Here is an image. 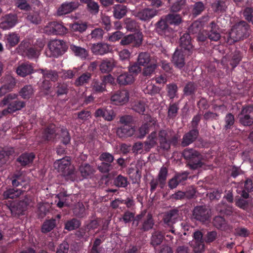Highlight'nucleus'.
Here are the masks:
<instances>
[{
  "label": "nucleus",
  "mask_w": 253,
  "mask_h": 253,
  "mask_svg": "<svg viewBox=\"0 0 253 253\" xmlns=\"http://www.w3.org/2000/svg\"><path fill=\"white\" fill-rule=\"evenodd\" d=\"M251 32L250 25L245 21L240 22L234 25L231 31L226 36L227 42L232 44L235 42L247 39Z\"/></svg>",
  "instance_id": "obj_1"
},
{
  "label": "nucleus",
  "mask_w": 253,
  "mask_h": 253,
  "mask_svg": "<svg viewBox=\"0 0 253 253\" xmlns=\"http://www.w3.org/2000/svg\"><path fill=\"white\" fill-rule=\"evenodd\" d=\"M18 96V95L16 93H10L3 98L1 103L3 105H7V107L0 113L2 116L13 114L25 107L26 102L19 100Z\"/></svg>",
  "instance_id": "obj_2"
},
{
  "label": "nucleus",
  "mask_w": 253,
  "mask_h": 253,
  "mask_svg": "<svg viewBox=\"0 0 253 253\" xmlns=\"http://www.w3.org/2000/svg\"><path fill=\"white\" fill-rule=\"evenodd\" d=\"M182 156L186 160L187 165L191 169H197L204 165L203 155L193 148H187L182 152Z\"/></svg>",
  "instance_id": "obj_3"
},
{
  "label": "nucleus",
  "mask_w": 253,
  "mask_h": 253,
  "mask_svg": "<svg viewBox=\"0 0 253 253\" xmlns=\"http://www.w3.org/2000/svg\"><path fill=\"white\" fill-rule=\"evenodd\" d=\"M169 132L170 130L169 129H161L158 132L159 147L164 151H168L170 148L171 145L176 147L179 144V136L175 134L169 139Z\"/></svg>",
  "instance_id": "obj_4"
},
{
  "label": "nucleus",
  "mask_w": 253,
  "mask_h": 253,
  "mask_svg": "<svg viewBox=\"0 0 253 253\" xmlns=\"http://www.w3.org/2000/svg\"><path fill=\"white\" fill-rule=\"evenodd\" d=\"M4 206L11 211V214L14 216L24 215L28 205V202L25 200L19 201L13 200L4 201Z\"/></svg>",
  "instance_id": "obj_5"
},
{
  "label": "nucleus",
  "mask_w": 253,
  "mask_h": 253,
  "mask_svg": "<svg viewBox=\"0 0 253 253\" xmlns=\"http://www.w3.org/2000/svg\"><path fill=\"white\" fill-rule=\"evenodd\" d=\"M114 78L111 75L101 76L99 79H93L91 83L90 87L92 91L96 93H101L106 90L107 84H113Z\"/></svg>",
  "instance_id": "obj_6"
},
{
  "label": "nucleus",
  "mask_w": 253,
  "mask_h": 253,
  "mask_svg": "<svg viewBox=\"0 0 253 253\" xmlns=\"http://www.w3.org/2000/svg\"><path fill=\"white\" fill-rule=\"evenodd\" d=\"M168 175V169L166 167H162L156 178H153L150 182L151 193H153L159 186L161 189H163L166 184V181Z\"/></svg>",
  "instance_id": "obj_7"
},
{
  "label": "nucleus",
  "mask_w": 253,
  "mask_h": 253,
  "mask_svg": "<svg viewBox=\"0 0 253 253\" xmlns=\"http://www.w3.org/2000/svg\"><path fill=\"white\" fill-rule=\"evenodd\" d=\"M43 45L39 48L30 44L27 41H23L18 46L19 51L23 52L29 59L37 58L40 54Z\"/></svg>",
  "instance_id": "obj_8"
},
{
  "label": "nucleus",
  "mask_w": 253,
  "mask_h": 253,
  "mask_svg": "<svg viewBox=\"0 0 253 253\" xmlns=\"http://www.w3.org/2000/svg\"><path fill=\"white\" fill-rule=\"evenodd\" d=\"M240 123L244 126H251L253 124V105H247L242 107L239 114Z\"/></svg>",
  "instance_id": "obj_9"
},
{
  "label": "nucleus",
  "mask_w": 253,
  "mask_h": 253,
  "mask_svg": "<svg viewBox=\"0 0 253 253\" xmlns=\"http://www.w3.org/2000/svg\"><path fill=\"white\" fill-rule=\"evenodd\" d=\"M210 216V211L206 206H198L193 210L192 218L196 221L204 223L209 220Z\"/></svg>",
  "instance_id": "obj_10"
},
{
  "label": "nucleus",
  "mask_w": 253,
  "mask_h": 253,
  "mask_svg": "<svg viewBox=\"0 0 253 253\" xmlns=\"http://www.w3.org/2000/svg\"><path fill=\"white\" fill-rule=\"evenodd\" d=\"M48 46L53 56L55 57L63 54L68 49L67 43L63 40H60L51 42Z\"/></svg>",
  "instance_id": "obj_11"
},
{
  "label": "nucleus",
  "mask_w": 253,
  "mask_h": 253,
  "mask_svg": "<svg viewBox=\"0 0 253 253\" xmlns=\"http://www.w3.org/2000/svg\"><path fill=\"white\" fill-rule=\"evenodd\" d=\"M169 25V23L167 22L165 18H162L155 24L156 31L157 33L162 36H171L174 33V31Z\"/></svg>",
  "instance_id": "obj_12"
},
{
  "label": "nucleus",
  "mask_w": 253,
  "mask_h": 253,
  "mask_svg": "<svg viewBox=\"0 0 253 253\" xmlns=\"http://www.w3.org/2000/svg\"><path fill=\"white\" fill-rule=\"evenodd\" d=\"M189 55L187 52L176 49L172 55L171 62L176 68L181 70L185 65V56Z\"/></svg>",
  "instance_id": "obj_13"
},
{
  "label": "nucleus",
  "mask_w": 253,
  "mask_h": 253,
  "mask_svg": "<svg viewBox=\"0 0 253 253\" xmlns=\"http://www.w3.org/2000/svg\"><path fill=\"white\" fill-rule=\"evenodd\" d=\"M218 22L212 21L207 26V38L211 41L217 42L221 38V30L217 24Z\"/></svg>",
  "instance_id": "obj_14"
},
{
  "label": "nucleus",
  "mask_w": 253,
  "mask_h": 253,
  "mask_svg": "<svg viewBox=\"0 0 253 253\" xmlns=\"http://www.w3.org/2000/svg\"><path fill=\"white\" fill-rule=\"evenodd\" d=\"M17 22L18 17L16 14H7L0 18V28L3 30H8L14 27Z\"/></svg>",
  "instance_id": "obj_15"
},
{
  "label": "nucleus",
  "mask_w": 253,
  "mask_h": 253,
  "mask_svg": "<svg viewBox=\"0 0 253 253\" xmlns=\"http://www.w3.org/2000/svg\"><path fill=\"white\" fill-rule=\"evenodd\" d=\"M77 1H66L62 3L58 8L56 15L59 16H63L76 10L79 6Z\"/></svg>",
  "instance_id": "obj_16"
},
{
  "label": "nucleus",
  "mask_w": 253,
  "mask_h": 253,
  "mask_svg": "<svg viewBox=\"0 0 253 253\" xmlns=\"http://www.w3.org/2000/svg\"><path fill=\"white\" fill-rule=\"evenodd\" d=\"M143 36L141 33L137 32L134 34L124 37L120 42L122 45L131 44L132 46H139L142 43Z\"/></svg>",
  "instance_id": "obj_17"
},
{
  "label": "nucleus",
  "mask_w": 253,
  "mask_h": 253,
  "mask_svg": "<svg viewBox=\"0 0 253 253\" xmlns=\"http://www.w3.org/2000/svg\"><path fill=\"white\" fill-rule=\"evenodd\" d=\"M180 46L181 48L188 54H191L193 50L194 46L192 43V38L189 33H185L181 36L179 40Z\"/></svg>",
  "instance_id": "obj_18"
},
{
  "label": "nucleus",
  "mask_w": 253,
  "mask_h": 253,
  "mask_svg": "<svg viewBox=\"0 0 253 253\" xmlns=\"http://www.w3.org/2000/svg\"><path fill=\"white\" fill-rule=\"evenodd\" d=\"M16 83V80L12 76H6L2 83V85L0 87V97L11 91L14 88Z\"/></svg>",
  "instance_id": "obj_19"
},
{
  "label": "nucleus",
  "mask_w": 253,
  "mask_h": 253,
  "mask_svg": "<svg viewBox=\"0 0 253 253\" xmlns=\"http://www.w3.org/2000/svg\"><path fill=\"white\" fill-rule=\"evenodd\" d=\"M144 120L145 122L142 124L138 130L137 137L140 139L143 138L149 132L150 128L156 124V121L150 116H147Z\"/></svg>",
  "instance_id": "obj_20"
},
{
  "label": "nucleus",
  "mask_w": 253,
  "mask_h": 253,
  "mask_svg": "<svg viewBox=\"0 0 253 253\" xmlns=\"http://www.w3.org/2000/svg\"><path fill=\"white\" fill-rule=\"evenodd\" d=\"M140 214H143L141 221V224L139 228L143 232H147L152 229L154 225V220L152 214L148 213L146 214V212H141Z\"/></svg>",
  "instance_id": "obj_21"
},
{
  "label": "nucleus",
  "mask_w": 253,
  "mask_h": 253,
  "mask_svg": "<svg viewBox=\"0 0 253 253\" xmlns=\"http://www.w3.org/2000/svg\"><path fill=\"white\" fill-rule=\"evenodd\" d=\"M158 10L152 8H146L137 12L135 16L141 21H147L157 15Z\"/></svg>",
  "instance_id": "obj_22"
},
{
  "label": "nucleus",
  "mask_w": 253,
  "mask_h": 253,
  "mask_svg": "<svg viewBox=\"0 0 253 253\" xmlns=\"http://www.w3.org/2000/svg\"><path fill=\"white\" fill-rule=\"evenodd\" d=\"M129 94L127 90L124 89L116 91L111 96V100L116 105L123 104L129 99Z\"/></svg>",
  "instance_id": "obj_23"
},
{
  "label": "nucleus",
  "mask_w": 253,
  "mask_h": 253,
  "mask_svg": "<svg viewBox=\"0 0 253 253\" xmlns=\"http://www.w3.org/2000/svg\"><path fill=\"white\" fill-rule=\"evenodd\" d=\"M210 17L208 15L204 16L200 19V21H195L192 23L188 28V33L190 34H197L200 33L203 29V25L205 23L208 22Z\"/></svg>",
  "instance_id": "obj_24"
},
{
  "label": "nucleus",
  "mask_w": 253,
  "mask_h": 253,
  "mask_svg": "<svg viewBox=\"0 0 253 253\" xmlns=\"http://www.w3.org/2000/svg\"><path fill=\"white\" fill-rule=\"evenodd\" d=\"M143 216V214H138L135 216V212L127 210L124 212L122 217L120 218V221H123L125 224L129 223L131 221H133V224H134L136 221V224L137 226Z\"/></svg>",
  "instance_id": "obj_25"
},
{
  "label": "nucleus",
  "mask_w": 253,
  "mask_h": 253,
  "mask_svg": "<svg viewBox=\"0 0 253 253\" xmlns=\"http://www.w3.org/2000/svg\"><path fill=\"white\" fill-rule=\"evenodd\" d=\"M135 131L134 126L132 125H122L118 127L116 133L121 138L124 139L132 136Z\"/></svg>",
  "instance_id": "obj_26"
},
{
  "label": "nucleus",
  "mask_w": 253,
  "mask_h": 253,
  "mask_svg": "<svg viewBox=\"0 0 253 253\" xmlns=\"http://www.w3.org/2000/svg\"><path fill=\"white\" fill-rule=\"evenodd\" d=\"M199 134V131H196L191 129L190 130L183 135L180 145L183 147L189 146L196 141Z\"/></svg>",
  "instance_id": "obj_27"
},
{
  "label": "nucleus",
  "mask_w": 253,
  "mask_h": 253,
  "mask_svg": "<svg viewBox=\"0 0 253 253\" xmlns=\"http://www.w3.org/2000/svg\"><path fill=\"white\" fill-rule=\"evenodd\" d=\"M179 216V211L176 209L170 210L165 213L164 215L163 220L165 224L171 227L175 223Z\"/></svg>",
  "instance_id": "obj_28"
},
{
  "label": "nucleus",
  "mask_w": 253,
  "mask_h": 253,
  "mask_svg": "<svg viewBox=\"0 0 253 253\" xmlns=\"http://www.w3.org/2000/svg\"><path fill=\"white\" fill-rule=\"evenodd\" d=\"M94 116L97 117H102L104 120L107 121H112L115 115L112 109L109 108H99L95 111Z\"/></svg>",
  "instance_id": "obj_29"
},
{
  "label": "nucleus",
  "mask_w": 253,
  "mask_h": 253,
  "mask_svg": "<svg viewBox=\"0 0 253 253\" xmlns=\"http://www.w3.org/2000/svg\"><path fill=\"white\" fill-rule=\"evenodd\" d=\"M23 190L17 188L9 187L3 193V199L5 201L12 200L19 197L23 193Z\"/></svg>",
  "instance_id": "obj_30"
},
{
  "label": "nucleus",
  "mask_w": 253,
  "mask_h": 253,
  "mask_svg": "<svg viewBox=\"0 0 253 253\" xmlns=\"http://www.w3.org/2000/svg\"><path fill=\"white\" fill-rule=\"evenodd\" d=\"M157 140H158V133L156 131H153L148 135L144 142V150L147 152L149 151L151 148L157 145Z\"/></svg>",
  "instance_id": "obj_31"
},
{
  "label": "nucleus",
  "mask_w": 253,
  "mask_h": 253,
  "mask_svg": "<svg viewBox=\"0 0 253 253\" xmlns=\"http://www.w3.org/2000/svg\"><path fill=\"white\" fill-rule=\"evenodd\" d=\"M34 67L29 62L23 63L19 65L16 69L17 74L22 77H25L33 73Z\"/></svg>",
  "instance_id": "obj_32"
},
{
  "label": "nucleus",
  "mask_w": 253,
  "mask_h": 253,
  "mask_svg": "<svg viewBox=\"0 0 253 253\" xmlns=\"http://www.w3.org/2000/svg\"><path fill=\"white\" fill-rule=\"evenodd\" d=\"M165 239V236L160 231H155L152 233L150 244L155 250L160 246Z\"/></svg>",
  "instance_id": "obj_33"
},
{
  "label": "nucleus",
  "mask_w": 253,
  "mask_h": 253,
  "mask_svg": "<svg viewBox=\"0 0 253 253\" xmlns=\"http://www.w3.org/2000/svg\"><path fill=\"white\" fill-rule=\"evenodd\" d=\"M216 211L222 215L230 216L233 214L234 208L232 206L228 205L225 202L221 201L216 206Z\"/></svg>",
  "instance_id": "obj_34"
},
{
  "label": "nucleus",
  "mask_w": 253,
  "mask_h": 253,
  "mask_svg": "<svg viewBox=\"0 0 253 253\" xmlns=\"http://www.w3.org/2000/svg\"><path fill=\"white\" fill-rule=\"evenodd\" d=\"M38 71L42 75L43 79H49V81L53 82L58 81L59 76L56 70L40 69Z\"/></svg>",
  "instance_id": "obj_35"
},
{
  "label": "nucleus",
  "mask_w": 253,
  "mask_h": 253,
  "mask_svg": "<svg viewBox=\"0 0 253 253\" xmlns=\"http://www.w3.org/2000/svg\"><path fill=\"white\" fill-rule=\"evenodd\" d=\"M70 161L68 157L56 160L54 163V167L58 171L64 172L69 169Z\"/></svg>",
  "instance_id": "obj_36"
},
{
  "label": "nucleus",
  "mask_w": 253,
  "mask_h": 253,
  "mask_svg": "<svg viewBox=\"0 0 253 253\" xmlns=\"http://www.w3.org/2000/svg\"><path fill=\"white\" fill-rule=\"evenodd\" d=\"M116 62L113 59L103 60L99 65L101 72L107 73L111 72L116 66Z\"/></svg>",
  "instance_id": "obj_37"
},
{
  "label": "nucleus",
  "mask_w": 253,
  "mask_h": 253,
  "mask_svg": "<svg viewBox=\"0 0 253 253\" xmlns=\"http://www.w3.org/2000/svg\"><path fill=\"white\" fill-rule=\"evenodd\" d=\"M198 89V85L193 82H188L185 85L183 92L185 96H190L193 97Z\"/></svg>",
  "instance_id": "obj_38"
},
{
  "label": "nucleus",
  "mask_w": 253,
  "mask_h": 253,
  "mask_svg": "<svg viewBox=\"0 0 253 253\" xmlns=\"http://www.w3.org/2000/svg\"><path fill=\"white\" fill-rule=\"evenodd\" d=\"M135 79L129 73L124 72L119 75L117 79L118 83L122 85L130 84L134 82Z\"/></svg>",
  "instance_id": "obj_39"
},
{
  "label": "nucleus",
  "mask_w": 253,
  "mask_h": 253,
  "mask_svg": "<svg viewBox=\"0 0 253 253\" xmlns=\"http://www.w3.org/2000/svg\"><path fill=\"white\" fill-rule=\"evenodd\" d=\"M110 50V46L106 43L94 44L91 48L92 52L95 55H104L107 53Z\"/></svg>",
  "instance_id": "obj_40"
},
{
  "label": "nucleus",
  "mask_w": 253,
  "mask_h": 253,
  "mask_svg": "<svg viewBox=\"0 0 253 253\" xmlns=\"http://www.w3.org/2000/svg\"><path fill=\"white\" fill-rule=\"evenodd\" d=\"M35 158L33 153H24L21 154L17 159V161L22 166L25 167L31 164Z\"/></svg>",
  "instance_id": "obj_41"
},
{
  "label": "nucleus",
  "mask_w": 253,
  "mask_h": 253,
  "mask_svg": "<svg viewBox=\"0 0 253 253\" xmlns=\"http://www.w3.org/2000/svg\"><path fill=\"white\" fill-rule=\"evenodd\" d=\"M70 49L76 56L82 59H85L88 55V51L84 48L72 44Z\"/></svg>",
  "instance_id": "obj_42"
},
{
  "label": "nucleus",
  "mask_w": 253,
  "mask_h": 253,
  "mask_svg": "<svg viewBox=\"0 0 253 253\" xmlns=\"http://www.w3.org/2000/svg\"><path fill=\"white\" fill-rule=\"evenodd\" d=\"M57 225V221L55 218L46 219L41 227V232L46 234L52 231Z\"/></svg>",
  "instance_id": "obj_43"
},
{
  "label": "nucleus",
  "mask_w": 253,
  "mask_h": 253,
  "mask_svg": "<svg viewBox=\"0 0 253 253\" xmlns=\"http://www.w3.org/2000/svg\"><path fill=\"white\" fill-rule=\"evenodd\" d=\"M242 58V53L239 50H236L230 55V58L229 60V64L233 69H234L240 63Z\"/></svg>",
  "instance_id": "obj_44"
},
{
  "label": "nucleus",
  "mask_w": 253,
  "mask_h": 253,
  "mask_svg": "<svg viewBox=\"0 0 253 253\" xmlns=\"http://www.w3.org/2000/svg\"><path fill=\"white\" fill-rule=\"evenodd\" d=\"M15 153L13 147H4L0 148V161L2 163H5L9 157L13 156Z\"/></svg>",
  "instance_id": "obj_45"
},
{
  "label": "nucleus",
  "mask_w": 253,
  "mask_h": 253,
  "mask_svg": "<svg viewBox=\"0 0 253 253\" xmlns=\"http://www.w3.org/2000/svg\"><path fill=\"white\" fill-rule=\"evenodd\" d=\"M79 170L82 176L84 178H87L90 177L95 171L93 167L86 163L80 166Z\"/></svg>",
  "instance_id": "obj_46"
},
{
  "label": "nucleus",
  "mask_w": 253,
  "mask_h": 253,
  "mask_svg": "<svg viewBox=\"0 0 253 253\" xmlns=\"http://www.w3.org/2000/svg\"><path fill=\"white\" fill-rule=\"evenodd\" d=\"M113 15L118 19H121L124 17L127 12L126 6L123 4H116L113 6Z\"/></svg>",
  "instance_id": "obj_47"
},
{
  "label": "nucleus",
  "mask_w": 253,
  "mask_h": 253,
  "mask_svg": "<svg viewBox=\"0 0 253 253\" xmlns=\"http://www.w3.org/2000/svg\"><path fill=\"white\" fill-rule=\"evenodd\" d=\"M55 125L53 124H49L44 129L42 137L45 140H50L55 136Z\"/></svg>",
  "instance_id": "obj_48"
},
{
  "label": "nucleus",
  "mask_w": 253,
  "mask_h": 253,
  "mask_svg": "<svg viewBox=\"0 0 253 253\" xmlns=\"http://www.w3.org/2000/svg\"><path fill=\"white\" fill-rule=\"evenodd\" d=\"M211 7L215 13H223L227 8L225 1L222 0H215L211 4Z\"/></svg>",
  "instance_id": "obj_49"
},
{
  "label": "nucleus",
  "mask_w": 253,
  "mask_h": 253,
  "mask_svg": "<svg viewBox=\"0 0 253 253\" xmlns=\"http://www.w3.org/2000/svg\"><path fill=\"white\" fill-rule=\"evenodd\" d=\"M34 93V89L30 84L24 85L19 91V95L24 99L32 97Z\"/></svg>",
  "instance_id": "obj_50"
},
{
  "label": "nucleus",
  "mask_w": 253,
  "mask_h": 253,
  "mask_svg": "<svg viewBox=\"0 0 253 253\" xmlns=\"http://www.w3.org/2000/svg\"><path fill=\"white\" fill-rule=\"evenodd\" d=\"M113 183L118 188H126L129 183L127 177L119 174L114 178Z\"/></svg>",
  "instance_id": "obj_51"
},
{
  "label": "nucleus",
  "mask_w": 253,
  "mask_h": 253,
  "mask_svg": "<svg viewBox=\"0 0 253 253\" xmlns=\"http://www.w3.org/2000/svg\"><path fill=\"white\" fill-rule=\"evenodd\" d=\"M206 6L203 2L198 1L192 5L191 14L193 17H196L205 10Z\"/></svg>",
  "instance_id": "obj_52"
},
{
  "label": "nucleus",
  "mask_w": 253,
  "mask_h": 253,
  "mask_svg": "<svg viewBox=\"0 0 253 253\" xmlns=\"http://www.w3.org/2000/svg\"><path fill=\"white\" fill-rule=\"evenodd\" d=\"M179 109L178 102L170 103L168 109V118L172 120L175 118L178 114Z\"/></svg>",
  "instance_id": "obj_53"
},
{
  "label": "nucleus",
  "mask_w": 253,
  "mask_h": 253,
  "mask_svg": "<svg viewBox=\"0 0 253 253\" xmlns=\"http://www.w3.org/2000/svg\"><path fill=\"white\" fill-rule=\"evenodd\" d=\"M55 90L57 97L67 94L69 91L68 86L64 83H57L55 85Z\"/></svg>",
  "instance_id": "obj_54"
},
{
  "label": "nucleus",
  "mask_w": 253,
  "mask_h": 253,
  "mask_svg": "<svg viewBox=\"0 0 253 253\" xmlns=\"http://www.w3.org/2000/svg\"><path fill=\"white\" fill-rule=\"evenodd\" d=\"M165 19L171 25H178L182 21L181 17L177 14H169L165 16Z\"/></svg>",
  "instance_id": "obj_55"
},
{
  "label": "nucleus",
  "mask_w": 253,
  "mask_h": 253,
  "mask_svg": "<svg viewBox=\"0 0 253 253\" xmlns=\"http://www.w3.org/2000/svg\"><path fill=\"white\" fill-rule=\"evenodd\" d=\"M212 224L217 229L224 230L226 228L227 222L223 217L216 216L213 219Z\"/></svg>",
  "instance_id": "obj_56"
},
{
  "label": "nucleus",
  "mask_w": 253,
  "mask_h": 253,
  "mask_svg": "<svg viewBox=\"0 0 253 253\" xmlns=\"http://www.w3.org/2000/svg\"><path fill=\"white\" fill-rule=\"evenodd\" d=\"M81 222L77 218H73L67 220L65 224V229L68 231L75 230L81 226Z\"/></svg>",
  "instance_id": "obj_57"
},
{
  "label": "nucleus",
  "mask_w": 253,
  "mask_h": 253,
  "mask_svg": "<svg viewBox=\"0 0 253 253\" xmlns=\"http://www.w3.org/2000/svg\"><path fill=\"white\" fill-rule=\"evenodd\" d=\"M7 45L9 47L15 46L19 42V36L17 34L11 33L6 35Z\"/></svg>",
  "instance_id": "obj_58"
},
{
  "label": "nucleus",
  "mask_w": 253,
  "mask_h": 253,
  "mask_svg": "<svg viewBox=\"0 0 253 253\" xmlns=\"http://www.w3.org/2000/svg\"><path fill=\"white\" fill-rule=\"evenodd\" d=\"M234 201L236 206L243 210H247L248 209L250 202L249 199L242 198L239 196H236Z\"/></svg>",
  "instance_id": "obj_59"
},
{
  "label": "nucleus",
  "mask_w": 253,
  "mask_h": 253,
  "mask_svg": "<svg viewBox=\"0 0 253 253\" xmlns=\"http://www.w3.org/2000/svg\"><path fill=\"white\" fill-rule=\"evenodd\" d=\"M75 115L77 116L76 119L79 120V122L82 123L89 120L91 117L90 111L86 110H82L75 113Z\"/></svg>",
  "instance_id": "obj_60"
},
{
  "label": "nucleus",
  "mask_w": 253,
  "mask_h": 253,
  "mask_svg": "<svg viewBox=\"0 0 253 253\" xmlns=\"http://www.w3.org/2000/svg\"><path fill=\"white\" fill-rule=\"evenodd\" d=\"M104 241L99 238H96L92 244V247L88 253H102V248L100 245Z\"/></svg>",
  "instance_id": "obj_61"
},
{
  "label": "nucleus",
  "mask_w": 253,
  "mask_h": 253,
  "mask_svg": "<svg viewBox=\"0 0 253 253\" xmlns=\"http://www.w3.org/2000/svg\"><path fill=\"white\" fill-rule=\"evenodd\" d=\"M70 27L73 32L82 33L86 31L87 25L85 22H76L71 24Z\"/></svg>",
  "instance_id": "obj_62"
},
{
  "label": "nucleus",
  "mask_w": 253,
  "mask_h": 253,
  "mask_svg": "<svg viewBox=\"0 0 253 253\" xmlns=\"http://www.w3.org/2000/svg\"><path fill=\"white\" fill-rule=\"evenodd\" d=\"M76 236L80 239H83L87 241L90 236L89 231L86 226L80 228L76 232Z\"/></svg>",
  "instance_id": "obj_63"
},
{
  "label": "nucleus",
  "mask_w": 253,
  "mask_h": 253,
  "mask_svg": "<svg viewBox=\"0 0 253 253\" xmlns=\"http://www.w3.org/2000/svg\"><path fill=\"white\" fill-rule=\"evenodd\" d=\"M104 34V32L102 29L97 28L91 31L90 34L88 36V38L95 41H100L102 40Z\"/></svg>",
  "instance_id": "obj_64"
}]
</instances>
